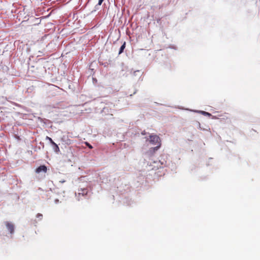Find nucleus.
I'll use <instances>...</instances> for the list:
<instances>
[{
    "label": "nucleus",
    "instance_id": "1",
    "mask_svg": "<svg viewBox=\"0 0 260 260\" xmlns=\"http://www.w3.org/2000/svg\"><path fill=\"white\" fill-rule=\"evenodd\" d=\"M150 140L149 142L153 145H157V146L154 148H152L150 149V151H152L154 152L155 151L157 150L161 146V141L160 138L157 135H150L149 136Z\"/></svg>",
    "mask_w": 260,
    "mask_h": 260
},
{
    "label": "nucleus",
    "instance_id": "2",
    "mask_svg": "<svg viewBox=\"0 0 260 260\" xmlns=\"http://www.w3.org/2000/svg\"><path fill=\"white\" fill-rule=\"evenodd\" d=\"M47 171V168L45 165H41L38 168H37L36 170V172L37 173H40L41 172H43L44 173H46Z\"/></svg>",
    "mask_w": 260,
    "mask_h": 260
},
{
    "label": "nucleus",
    "instance_id": "3",
    "mask_svg": "<svg viewBox=\"0 0 260 260\" xmlns=\"http://www.w3.org/2000/svg\"><path fill=\"white\" fill-rule=\"evenodd\" d=\"M6 225L8 230L10 231V233L11 234H13L14 231V225L12 223L7 221L6 222Z\"/></svg>",
    "mask_w": 260,
    "mask_h": 260
},
{
    "label": "nucleus",
    "instance_id": "4",
    "mask_svg": "<svg viewBox=\"0 0 260 260\" xmlns=\"http://www.w3.org/2000/svg\"><path fill=\"white\" fill-rule=\"evenodd\" d=\"M194 112L200 113L204 116H211V114L207 112L204 111H198V110H194L193 111Z\"/></svg>",
    "mask_w": 260,
    "mask_h": 260
},
{
    "label": "nucleus",
    "instance_id": "5",
    "mask_svg": "<svg viewBox=\"0 0 260 260\" xmlns=\"http://www.w3.org/2000/svg\"><path fill=\"white\" fill-rule=\"evenodd\" d=\"M125 47V43L124 42L123 44L121 46L120 50L119 51V54H121L123 52L124 49Z\"/></svg>",
    "mask_w": 260,
    "mask_h": 260
},
{
    "label": "nucleus",
    "instance_id": "6",
    "mask_svg": "<svg viewBox=\"0 0 260 260\" xmlns=\"http://www.w3.org/2000/svg\"><path fill=\"white\" fill-rule=\"evenodd\" d=\"M54 150L55 152H58L59 151V147L58 146V145L57 144H56L55 146H54Z\"/></svg>",
    "mask_w": 260,
    "mask_h": 260
},
{
    "label": "nucleus",
    "instance_id": "7",
    "mask_svg": "<svg viewBox=\"0 0 260 260\" xmlns=\"http://www.w3.org/2000/svg\"><path fill=\"white\" fill-rule=\"evenodd\" d=\"M82 192H79V194L82 193V194H86L87 193V190L86 189H82Z\"/></svg>",
    "mask_w": 260,
    "mask_h": 260
},
{
    "label": "nucleus",
    "instance_id": "8",
    "mask_svg": "<svg viewBox=\"0 0 260 260\" xmlns=\"http://www.w3.org/2000/svg\"><path fill=\"white\" fill-rule=\"evenodd\" d=\"M36 217L38 218H40V219H42V217H43V215L41 213H38L36 215Z\"/></svg>",
    "mask_w": 260,
    "mask_h": 260
},
{
    "label": "nucleus",
    "instance_id": "9",
    "mask_svg": "<svg viewBox=\"0 0 260 260\" xmlns=\"http://www.w3.org/2000/svg\"><path fill=\"white\" fill-rule=\"evenodd\" d=\"M85 144L87 146H88L89 148L90 149H92V146L90 144H89L87 142H86L85 143Z\"/></svg>",
    "mask_w": 260,
    "mask_h": 260
},
{
    "label": "nucleus",
    "instance_id": "10",
    "mask_svg": "<svg viewBox=\"0 0 260 260\" xmlns=\"http://www.w3.org/2000/svg\"><path fill=\"white\" fill-rule=\"evenodd\" d=\"M47 139H48L50 142L51 143H52V142H54L52 140V139L51 138L49 137H47Z\"/></svg>",
    "mask_w": 260,
    "mask_h": 260
},
{
    "label": "nucleus",
    "instance_id": "11",
    "mask_svg": "<svg viewBox=\"0 0 260 260\" xmlns=\"http://www.w3.org/2000/svg\"><path fill=\"white\" fill-rule=\"evenodd\" d=\"M51 89H58L56 86L53 85L51 86Z\"/></svg>",
    "mask_w": 260,
    "mask_h": 260
},
{
    "label": "nucleus",
    "instance_id": "12",
    "mask_svg": "<svg viewBox=\"0 0 260 260\" xmlns=\"http://www.w3.org/2000/svg\"><path fill=\"white\" fill-rule=\"evenodd\" d=\"M103 2V0H99L98 5H101Z\"/></svg>",
    "mask_w": 260,
    "mask_h": 260
},
{
    "label": "nucleus",
    "instance_id": "13",
    "mask_svg": "<svg viewBox=\"0 0 260 260\" xmlns=\"http://www.w3.org/2000/svg\"><path fill=\"white\" fill-rule=\"evenodd\" d=\"M54 146L56 144L54 142H52L51 143Z\"/></svg>",
    "mask_w": 260,
    "mask_h": 260
},
{
    "label": "nucleus",
    "instance_id": "14",
    "mask_svg": "<svg viewBox=\"0 0 260 260\" xmlns=\"http://www.w3.org/2000/svg\"><path fill=\"white\" fill-rule=\"evenodd\" d=\"M142 135H145V132H142Z\"/></svg>",
    "mask_w": 260,
    "mask_h": 260
}]
</instances>
